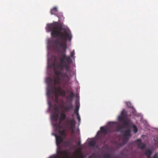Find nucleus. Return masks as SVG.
<instances>
[{
	"label": "nucleus",
	"instance_id": "obj_4",
	"mask_svg": "<svg viewBox=\"0 0 158 158\" xmlns=\"http://www.w3.org/2000/svg\"><path fill=\"white\" fill-rule=\"evenodd\" d=\"M113 127V125L111 123L108 125L105 128L103 127H101L100 130L101 132L104 134H107L109 131H111Z\"/></svg>",
	"mask_w": 158,
	"mask_h": 158
},
{
	"label": "nucleus",
	"instance_id": "obj_11",
	"mask_svg": "<svg viewBox=\"0 0 158 158\" xmlns=\"http://www.w3.org/2000/svg\"><path fill=\"white\" fill-rule=\"evenodd\" d=\"M66 117V115L65 113H61L60 114V121L58 123H60V122H61H61L65 119Z\"/></svg>",
	"mask_w": 158,
	"mask_h": 158
},
{
	"label": "nucleus",
	"instance_id": "obj_10",
	"mask_svg": "<svg viewBox=\"0 0 158 158\" xmlns=\"http://www.w3.org/2000/svg\"><path fill=\"white\" fill-rule=\"evenodd\" d=\"M152 153V152L151 150L147 149L146 150L144 154L147 156L148 158H150Z\"/></svg>",
	"mask_w": 158,
	"mask_h": 158
},
{
	"label": "nucleus",
	"instance_id": "obj_33",
	"mask_svg": "<svg viewBox=\"0 0 158 158\" xmlns=\"http://www.w3.org/2000/svg\"><path fill=\"white\" fill-rule=\"evenodd\" d=\"M52 106V105L51 104H50V106Z\"/></svg>",
	"mask_w": 158,
	"mask_h": 158
},
{
	"label": "nucleus",
	"instance_id": "obj_23",
	"mask_svg": "<svg viewBox=\"0 0 158 158\" xmlns=\"http://www.w3.org/2000/svg\"><path fill=\"white\" fill-rule=\"evenodd\" d=\"M79 106L78 105H77L76 107V109L74 111V112H75V113H78V110L79 109Z\"/></svg>",
	"mask_w": 158,
	"mask_h": 158
},
{
	"label": "nucleus",
	"instance_id": "obj_17",
	"mask_svg": "<svg viewBox=\"0 0 158 158\" xmlns=\"http://www.w3.org/2000/svg\"><path fill=\"white\" fill-rule=\"evenodd\" d=\"M116 128L118 131H122L123 129V127L120 125H118L116 127Z\"/></svg>",
	"mask_w": 158,
	"mask_h": 158
},
{
	"label": "nucleus",
	"instance_id": "obj_2",
	"mask_svg": "<svg viewBox=\"0 0 158 158\" xmlns=\"http://www.w3.org/2000/svg\"><path fill=\"white\" fill-rule=\"evenodd\" d=\"M46 29L48 32H51V35L52 37H58L59 38L53 41V48L54 49L58 50L62 48L65 51L67 48V41H70L71 39L70 32L63 28L62 26L56 22L48 24Z\"/></svg>",
	"mask_w": 158,
	"mask_h": 158
},
{
	"label": "nucleus",
	"instance_id": "obj_13",
	"mask_svg": "<svg viewBox=\"0 0 158 158\" xmlns=\"http://www.w3.org/2000/svg\"><path fill=\"white\" fill-rule=\"evenodd\" d=\"M131 121L129 120H124V121L123 122V125L124 126H129L130 125V124L131 123Z\"/></svg>",
	"mask_w": 158,
	"mask_h": 158
},
{
	"label": "nucleus",
	"instance_id": "obj_3",
	"mask_svg": "<svg viewBox=\"0 0 158 158\" xmlns=\"http://www.w3.org/2000/svg\"><path fill=\"white\" fill-rule=\"evenodd\" d=\"M76 122L74 119L69 120L68 121L67 125L69 127V129L71 131L72 133L74 132V128L75 127Z\"/></svg>",
	"mask_w": 158,
	"mask_h": 158
},
{
	"label": "nucleus",
	"instance_id": "obj_25",
	"mask_svg": "<svg viewBox=\"0 0 158 158\" xmlns=\"http://www.w3.org/2000/svg\"><path fill=\"white\" fill-rule=\"evenodd\" d=\"M76 114H77V119H78L79 122H80V121L81 118H80L79 116V115L78 113H76Z\"/></svg>",
	"mask_w": 158,
	"mask_h": 158
},
{
	"label": "nucleus",
	"instance_id": "obj_20",
	"mask_svg": "<svg viewBox=\"0 0 158 158\" xmlns=\"http://www.w3.org/2000/svg\"><path fill=\"white\" fill-rule=\"evenodd\" d=\"M121 116H123V117L125 118L127 116V114L125 111L124 110H123L122 111L121 113Z\"/></svg>",
	"mask_w": 158,
	"mask_h": 158
},
{
	"label": "nucleus",
	"instance_id": "obj_16",
	"mask_svg": "<svg viewBox=\"0 0 158 158\" xmlns=\"http://www.w3.org/2000/svg\"><path fill=\"white\" fill-rule=\"evenodd\" d=\"M125 118L123 117V116L119 115L118 117V120L120 122H123Z\"/></svg>",
	"mask_w": 158,
	"mask_h": 158
},
{
	"label": "nucleus",
	"instance_id": "obj_6",
	"mask_svg": "<svg viewBox=\"0 0 158 158\" xmlns=\"http://www.w3.org/2000/svg\"><path fill=\"white\" fill-rule=\"evenodd\" d=\"M55 126L56 127V130L57 131L60 135L63 136H65V131L64 130L61 131V129L62 128V126H61V122L60 123H56L55 124Z\"/></svg>",
	"mask_w": 158,
	"mask_h": 158
},
{
	"label": "nucleus",
	"instance_id": "obj_5",
	"mask_svg": "<svg viewBox=\"0 0 158 158\" xmlns=\"http://www.w3.org/2000/svg\"><path fill=\"white\" fill-rule=\"evenodd\" d=\"M54 112L52 114L51 118L52 120L56 121L58 118V108L56 106H55L53 108Z\"/></svg>",
	"mask_w": 158,
	"mask_h": 158
},
{
	"label": "nucleus",
	"instance_id": "obj_1",
	"mask_svg": "<svg viewBox=\"0 0 158 158\" xmlns=\"http://www.w3.org/2000/svg\"><path fill=\"white\" fill-rule=\"evenodd\" d=\"M58 55L60 63L57 61V58H55L53 64L54 71L56 76H54L53 79L48 78L46 80L47 83L49 85L47 91V95L49 97L51 94L55 95V101L58 103V98L60 95L64 96L65 91L62 89V84L64 86L69 80V75L70 74V64L72 60L70 56H67L65 53L61 51Z\"/></svg>",
	"mask_w": 158,
	"mask_h": 158
},
{
	"label": "nucleus",
	"instance_id": "obj_28",
	"mask_svg": "<svg viewBox=\"0 0 158 158\" xmlns=\"http://www.w3.org/2000/svg\"><path fill=\"white\" fill-rule=\"evenodd\" d=\"M53 158H60V156L59 155H56V156H53Z\"/></svg>",
	"mask_w": 158,
	"mask_h": 158
},
{
	"label": "nucleus",
	"instance_id": "obj_19",
	"mask_svg": "<svg viewBox=\"0 0 158 158\" xmlns=\"http://www.w3.org/2000/svg\"><path fill=\"white\" fill-rule=\"evenodd\" d=\"M132 127L134 133H135L137 132L138 131V129L136 125L135 124H133Z\"/></svg>",
	"mask_w": 158,
	"mask_h": 158
},
{
	"label": "nucleus",
	"instance_id": "obj_22",
	"mask_svg": "<svg viewBox=\"0 0 158 158\" xmlns=\"http://www.w3.org/2000/svg\"><path fill=\"white\" fill-rule=\"evenodd\" d=\"M104 158H110V155L109 154H106L104 156Z\"/></svg>",
	"mask_w": 158,
	"mask_h": 158
},
{
	"label": "nucleus",
	"instance_id": "obj_21",
	"mask_svg": "<svg viewBox=\"0 0 158 158\" xmlns=\"http://www.w3.org/2000/svg\"><path fill=\"white\" fill-rule=\"evenodd\" d=\"M74 93L73 92H71L69 95L68 96V97L67 98H73L74 97Z\"/></svg>",
	"mask_w": 158,
	"mask_h": 158
},
{
	"label": "nucleus",
	"instance_id": "obj_27",
	"mask_svg": "<svg viewBox=\"0 0 158 158\" xmlns=\"http://www.w3.org/2000/svg\"><path fill=\"white\" fill-rule=\"evenodd\" d=\"M127 105L129 107L131 108L132 106H131V104L130 102H127Z\"/></svg>",
	"mask_w": 158,
	"mask_h": 158
},
{
	"label": "nucleus",
	"instance_id": "obj_7",
	"mask_svg": "<svg viewBox=\"0 0 158 158\" xmlns=\"http://www.w3.org/2000/svg\"><path fill=\"white\" fill-rule=\"evenodd\" d=\"M138 142L137 146L138 148L141 149H143L146 148V145L144 143L141 142L140 139H138L137 140Z\"/></svg>",
	"mask_w": 158,
	"mask_h": 158
},
{
	"label": "nucleus",
	"instance_id": "obj_29",
	"mask_svg": "<svg viewBox=\"0 0 158 158\" xmlns=\"http://www.w3.org/2000/svg\"><path fill=\"white\" fill-rule=\"evenodd\" d=\"M77 144L78 146H80L81 145V141H79L77 142Z\"/></svg>",
	"mask_w": 158,
	"mask_h": 158
},
{
	"label": "nucleus",
	"instance_id": "obj_24",
	"mask_svg": "<svg viewBox=\"0 0 158 158\" xmlns=\"http://www.w3.org/2000/svg\"><path fill=\"white\" fill-rule=\"evenodd\" d=\"M74 54V50H73L72 52H70V55L73 58Z\"/></svg>",
	"mask_w": 158,
	"mask_h": 158
},
{
	"label": "nucleus",
	"instance_id": "obj_32",
	"mask_svg": "<svg viewBox=\"0 0 158 158\" xmlns=\"http://www.w3.org/2000/svg\"><path fill=\"white\" fill-rule=\"evenodd\" d=\"M67 143H69V141H67Z\"/></svg>",
	"mask_w": 158,
	"mask_h": 158
},
{
	"label": "nucleus",
	"instance_id": "obj_12",
	"mask_svg": "<svg viewBox=\"0 0 158 158\" xmlns=\"http://www.w3.org/2000/svg\"><path fill=\"white\" fill-rule=\"evenodd\" d=\"M57 8L56 7H54L51 10L50 13L51 15H57L56 13L57 12Z\"/></svg>",
	"mask_w": 158,
	"mask_h": 158
},
{
	"label": "nucleus",
	"instance_id": "obj_26",
	"mask_svg": "<svg viewBox=\"0 0 158 158\" xmlns=\"http://www.w3.org/2000/svg\"><path fill=\"white\" fill-rule=\"evenodd\" d=\"M152 158H158V156H157V153H156L155 154Z\"/></svg>",
	"mask_w": 158,
	"mask_h": 158
},
{
	"label": "nucleus",
	"instance_id": "obj_34",
	"mask_svg": "<svg viewBox=\"0 0 158 158\" xmlns=\"http://www.w3.org/2000/svg\"><path fill=\"white\" fill-rule=\"evenodd\" d=\"M68 102V101H67L66 102V103H67Z\"/></svg>",
	"mask_w": 158,
	"mask_h": 158
},
{
	"label": "nucleus",
	"instance_id": "obj_31",
	"mask_svg": "<svg viewBox=\"0 0 158 158\" xmlns=\"http://www.w3.org/2000/svg\"><path fill=\"white\" fill-rule=\"evenodd\" d=\"M60 152L61 153V154H63L64 153H65V152L64 151H60Z\"/></svg>",
	"mask_w": 158,
	"mask_h": 158
},
{
	"label": "nucleus",
	"instance_id": "obj_8",
	"mask_svg": "<svg viewBox=\"0 0 158 158\" xmlns=\"http://www.w3.org/2000/svg\"><path fill=\"white\" fill-rule=\"evenodd\" d=\"M56 143L57 145L58 146L63 141V139L62 137L60 135H55Z\"/></svg>",
	"mask_w": 158,
	"mask_h": 158
},
{
	"label": "nucleus",
	"instance_id": "obj_30",
	"mask_svg": "<svg viewBox=\"0 0 158 158\" xmlns=\"http://www.w3.org/2000/svg\"><path fill=\"white\" fill-rule=\"evenodd\" d=\"M128 139L127 138L124 139L123 140V141L124 142V143H125L127 141Z\"/></svg>",
	"mask_w": 158,
	"mask_h": 158
},
{
	"label": "nucleus",
	"instance_id": "obj_14",
	"mask_svg": "<svg viewBox=\"0 0 158 158\" xmlns=\"http://www.w3.org/2000/svg\"><path fill=\"white\" fill-rule=\"evenodd\" d=\"M130 133L131 130L129 129L125 131L124 134L125 136L127 137L130 135Z\"/></svg>",
	"mask_w": 158,
	"mask_h": 158
},
{
	"label": "nucleus",
	"instance_id": "obj_9",
	"mask_svg": "<svg viewBox=\"0 0 158 158\" xmlns=\"http://www.w3.org/2000/svg\"><path fill=\"white\" fill-rule=\"evenodd\" d=\"M64 108L67 111H69L72 110L73 108V105L72 104L71 102L69 104H66V106L64 107Z\"/></svg>",
	"mask_w": 158,
	"mask_h": 158
},
{
	"label": "nucleus",
	"instance_id": "obj_15",
	"mask_svg": "<svg viewBox=\"0 0 158 158\" xmlns=\"http://www.w3.org/2000/svg\"><path fill=\"white\" fill-rule=\"evenodd\" d=\"M56 16L58 17L59 19V21H61L63 20L64 19V17L62 15L59 14V15H57Z\"/></svg>",
	"mask_w": 158,
	"mask_h": 158
},
{
	"label": "nucleus",
	"instance_id": "obj_18",
	"mask_svg": "<svg viewBox=\"0 0 158 158\" xmlns=\"http://www.w3.org/2000/svg\"><path fill=\"white\" fill-rule=\"evenodd\" d=\"M89 144L90 146L94 147L96 144V142L94 140H92L89 142Z\"/></svg>",
	"mask_w": 158,
	"mask_h": 158
}]
</instances>
